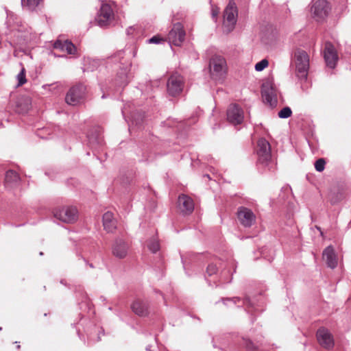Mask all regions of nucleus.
I'll return each mask as SVG.
<instances>
[{
    "mask_svg": "<svg viewBox=\"0 0 351 351\" xmlns=\"http://www.w3.org/2000/svg\"><path fill=\"white\" fill-rule=\"evenodd\" d=\"M235 267L236 265L234 263L231 261L227 264L226 268H223L220 272H219L217 263H210L206 268V274L212 279L209 280L207 278L206 279L209 284L212 282L215 285H217V282H220L221 283L230 282L232 280L231 276L233 273L231 271V268H233L234 271Z\"/></svg>",
    "mask_w": 351,
    "mask_h": 351,
    "instance_id": "obj_1",
    "label": "nucleus"
},
{
    "mask_svg": "<svg viewBox=\"0 0 351 351\" xmlns=\"http://www.w3.org/2000/svg\"><path fill=\"white\" fill-rule=\"evenodd\" d=\"M293 61L295 65L296 75L301 80H306L309 69V56L301 49H296L293 53Z\"/></svg>",
    "mask_w": 351,
    "mask_h": 351,
    "instance_id": "obj_2",
    "label": "nucleus"
},
{
    "mask_svg": "<svg viewBox=\"0 0 351 351\" xmlns=\"http://www.w3.org/2000/svg\"><path fill=\"white\" fill-rule=\"evenodd\" d=\"M211 77L216 82H223L227 73V64L225 58L221 56H214L210 60Z\"/></svg>",
    "mask_w": 351,
    "mask_h": 351,
    "instance_id": "obj_3",
    "label": "nucleus"
},
{
    "mask_svg": "<svg viewBox=\"0 0 351 351\" xmlns=\"http://www.w3.org/2000/svg\"><path fill=\"white\" fill-rule=\"evenodd\" d=\"M256 154L258 162L271 170L274 164L271 160V146L265 138H261L257 143Z\"/></svg>",
    "mask_w": 351,
    "mask_h": 351,
    "instance_id": "obj_4",
    "label": "nucleus"
},
{
    "mask_svg": "<svg viewBox=\"0 0 351 351\" xmlns=\"http://www.w3.org/2000/svg\"><path fill=\"white\" fill-rule=\"evenodd\" d=\"M237 8L235 3L230 1L223 12V31L226 33L232 32L236 25Z\"/></svg>",
    "mask_w": 351,
    "mask_h": 351,
    "instance_id": "obj_5",
    "label": "nucleus"
},
{
    "mask_svg": "<svg viewBox=\"0 0 351 351\" xmlns=\"http://www.w3.org/2000/svg\"><path fill=\"white\" fill-rule=\"evenodd\" d=\"M53 216L61 221L71 223L77 220L78 212L75 206H65L56 208Z\"/></svg>",
    "mask_w": 351,
    "mask_h": 351,
    "instance_id": "obj_6",
    "label": "nucleus"
},
{
    "mask_svg": "<svg viewBox=\"0 0 351 351\" xmlns=\"http://www.w3.org/2000/svg\"><path fill=\"white\" fill-rule=\"evenodd\" d=\"M86 93V86L82 84L71 87L65 97L66 102L71 106H76L82 103Z\"/></svg>",
    "mask_w": 351,
    "mask_h": 351,
    "instance_id": "obj_7",
    "label": "nucleus"
},
{
    "mask_svg": "<svg viewBox=\"0 0 351 351\" xmlns=\"http://www.w3.org/2000/svg\"><path fill=\"white\" fill-rule=\"evenodd\" d=\"M330 8L326 0L315 1L311 8L312 17L317 21H324L328 15Z\"/></svg>",
    "mask_w": 351,
    "mask_h": 351,
    "instance_id": "obj_8",
    "label": "nucleus"
},
{
    "mask_svg": "<svg viewBox=\"0 0 351 351\" xmlns=\"http://www.w3.org/2000/svg\"><path fill=\"white\" fill-rule=\"evenodd\" d=\"M184 82L183 77L178 73L170 75L167 84V93L172 97L179 95L183 90Z\"/></svg>",
    "mask_w": 351,
    "mask_h": 351,
    "instance_id": "obj_9",
    "label": "nucleus"
},
{
    "mask_svg": "<svg viewBox=\"0 0 351 351\" xmlns=\"http://www.w3.org/2000/svg\"><path fill=\"white\" fill-rule=\"evenodd\" d=\"M226 115L228 121L233 125H241L243 122V110L237 104H230L227 109Z\"/></svg>",
    "mask_w": 351,
    "mask_h": 351,
    "instance_id": "obj_10",
    "label": "nucleus"
},
{
    "mask_svg": "<svg viewBox=\"0 0 351 351\" xmlns=\"http://www.w3.org/2000/svg\"><path fill=\"white\" fill-rule=\"evenodd\" d=\"M185 31L181 23H177L173 25L172 29L169 32L167 39L170 45L180 46L185 38Z\"/></svg>",
    "mask_w": 351,
    "mask_h": 351,
    "instance_id": "obj_11",
    "label": "nucleus"
},
{
    "mask_svg": "<svg viewBox=\"0 0 351 351\" xmlns=\"http://www.w3.org/2000/svg\"><path fill=\"white\" fill-rule=\"evenodd\" d=\"M239 223L245 228L251 227L256 221V216L252 210L244 206H240L237 210Z\"/></svg>",
    "mask_w": 351,
    "mask_h": 351,
    "instance_id": "obj_12",
    "label": "nucleus"
},
{
    "mask_svg": "<svg viewBox=\"0 0 351 351\" xmlns=\"http://www.w3.org/2000/svg\"><path fill=\"white\" fill-rule=\"evenodd\" d=\"M317 339L320 346L326 349H330L334 346V339L328 330L325 328H320L317 331Z\"/></svg>",
    "mask_w": 351,
    "mask_h": 351,
    "instance_id": "obj_13",
    "label": "nucleus"
},
{
    "mask_svg": "<svg viewBox=\"0 0 351 351\" xmlns=\"http://www.w3.org/2000/svg\"><path fill=\"white\" fill-rule=\"evenodd\" d=\"M324 57L326 63V65L333 69L335 67L338 56L335 49V47L330 42L325 43Z\"/></svg>",
    "mask_w": 351,
    "mask_h": 351,
    "instance_id": "obj_14",
    "label": "nucleus"
},
{
    "mask_svg": "<svg viewBox=\"0 0 351 351\" xmlns=\"http://www.w3.org/2000/svg\"><path fill=\"white\" fill-rule=\"evenodd\" d=\"M261 93L263 98L266 103L270 106L276 105L277 103V93L273 85L269 83L263 84Z\"/></svg>",
    "mask_w": 351,
    "mask_h": 351,
    "instance_id": "obj_15",
    "label": "nucleus"
},
{
    "mask_svg": "<svg viewBox=\"0 0 351 351\" xmlns=\"http://www.w3.org/2000/svg\"><path fill=\"white\" fill-rule=\"evenodd\" d=\"M129 247V244L126 241L118 239L114 241L112 254L119 258H123L127 256Z\"/></svg>",
    "mask_w": 351,
    "mask_h": 351,
    "instance_id": "obj_16",
    "label": "nucleus"
},
{
    "mask_svg": "<svg viewBox=\"0 0 351 351\" xmlns=\"http://www.w3.org/2000/svg\"><path fill=\"white\" fill-rule=\"evenodd\" d=\"M132 311L141 317L147 316L149 313L148 303L147 300L136 298L131 304Z\"/></svg>",
    "mask_w": 351,
    "mask_h": 351,
    "instance_id": "obj_17",
    "label": "nucleus"
},
{
    "mask_svg": "<svg viewBox=\"0 0 351 351\" xmlns=\"http://www.w3.org/2000/svg\"><path fill=\"white\" fill-rule=\"evenodd\" d=\"M178 207L180 211L184 215L191 214L194 209L193 199L186 195H181L178 197Z\"/></svg>",
    "mask_w": 351,
    "mask_h": 351,
    "instance_id": "obj_18",
    "label": "nucleus"
},
{
    "mask_svg": "<svg viewBox=\"0 0 351 351\" xmlns=\"http://www.w3.org/2000/svg\"><path fill=\"white\" fill-rule=\"evenodd\" d=\"M323 259L326 262L327 266L331 269H334L337 265V258L335 250L332 246H328L323 252Z\"/></svg>",
    "mask_w": 351,
    "mask_h": 351,
    "instance_id": "obj_19",
    "label": "nucleus"
},
{
    "mask_svg": "<svg viewBox=\"0 0 351 351\" xmlns=\"http://www.w3.org/2000/svg\"><path fill=\"white\" fill-rule=\"evenodd\" d=\"M15 111L18 113H26L31 108L32 99L28 96H20L16 101Z\"/></svg>",
    "mask_w": 351,
    "mask_h": 351,
    "instance_id": "obj_20",
    "label": "nucleus"
},
{
    "mask_svg": "<svg viewBox=\"0 0 351 351\" xmlns=\"http://www.w3.org/2000/svg\"><path fill=\"white\" fill-rule=\"evenodd\" d=\"M21 179L19 175L13 170L6 172L4 180L5 186L7 189H14L19 186Z\"/></svg>",
    "mask_w": 351,
    "mask_h": 351,
    "instance_id": "obj_21",
    "label": "nucleus"
},
{
    "mask_svg": "<svg viewBox=\"0 0 351 351\" xmlns=\"http://www.w3.org/2000/svg\"><path fill=\"white\" fill-rule=\"evenodd\" d=\"M53 47L71 55H75L77 52L76 47L68 40H57L53 44Z\"/></svg>",
    "mask_w": 351,
    "mask_h": 351,
    "instance_id": "obj_22",
    "label": "nucleus"
},
{
    "mask_svg": "<svg viewBox=\"0 0 351 351\" xmlns=\"http://www.w3.org/2000/svg\"><path fill=\"white\" fill-rule=\"evenodd\" d=\"M109 19L110 6L107 3H103L96 19L97 24L101 27H106L109 24Z\"/></svg>",
    "mask_w": 351,
    "mask_h": 351,
    "instance_id": "obj_23",
    "label": "nucleus"
},
{
    "mask_svg": "<svg viewBox=\"0 0 351 351\" xmlns=\"http://www.w3.org/2000/svg\"><path fill=\"white\" fill-rule=\"evenodd\" d=\"M111 25L119 23V22L121 21L122 17H123L122 11L119 8H118L117 5L111 1Z\"/></svg>",
    "mask_w": 351,
    "mask_h": 351,
    "instance_id": "obj_24",
    "label": "nucleus"
},
{
    "mask_svg": "<svg viewBox=\"0 0 351 351\" xmlns=\"http://www.w3.org/2000/svg\"><path fill=\"white\" fill-rule=\"evenodd\" d=\"M223 301L225 304H226V302L228 301V302H232L234 304H237L238 306H239L241 304H242V305H244L247 307L252 306V303L248 297H245L243 299H241V298H237V297L232 298H226V299H223Z\"/></svg>",
    "mask_w": 351,
    "mask_h": 351,
    "instance_id": "obj_25",
    "label": "nucleus"
},
{
    "mask_svg": "<svg viewBox=\"0 0 351 351\" xmlns=\"http://www.w3.org/2000/svg\"><path fill=\"white\" fill-rule=\"evenodd\" d=\"M343 198V194L339 191H331L328 195V199L332 204H336Z\"/></svg>",
    "mask_w": 351,
    "mask_h": 351,
    "instance_id": "obj_26",
    "label": "nucleus"
},
{
    "mask_svg": "<svg viewBox=\"0 0 351 351\" xmlns=\"http://www.w3.org/2000/svg\"><path fill=\"white\" fill-rule=\"evenodd\" d=\"M147 247L152 253H156L160 249L159 241L156 238H152L147 242Z\"/></svg>",
    "mask_w": 351,
    "mask_h": 351,
    "instance_id": "obj_27",
    "label": "nucleus"
},
{
    "mask_svg": "<svg viewBox=\"0 0 351 351\" xmlns=\"http://www.w3.org/2000/svg\"><path fill=\"white\" fill-rule=\"evenodd\" d=\"M42 0H21L23 7H27L29 10H34Z\"/></svg>",
    "mask_w": 351,
    "mask_h": 351,
    "instance_id": "obj_28",
    "label": "nucleus"
},
{
    "mask_svg": "<svg viewBox=\"0 0 351 351\" xmlns=\"http://www.w3.org/2000/svg\"><path fill=\"white\" fill-rule=\"evenodd\" d=\"M240 343L242 346L245 347L249 351H256V346L248 339L242 337L241 341Z\"/></svg>",
    "mask_w": 351,
    "mask_h": 351,
    "instance_id": "obj_29",
    "label": "nucleus"
},
{
    "mask_svg": "<svg viewBox=\"0 0 351 351\" xmlns=\"http://www.w3.org/2000/svg\"><path fill=\"white\" fill-rule=\"evenodd\" d=\"M291 109L289 107L286 106L278 112V117L281 119H287L291 117Z\"/></svg>",
    "mask_w": 351,
    "mask_h": 351,
    "instance_id": "obj_30",
    "label": "nucleus"
},
{
    "mask_svg": "<svg viewBox=\"0 0 351 351\" xmlns=\"http://www.w3.org/2000/svg\"><path fill=\"white\" fill-rule=\"evenodd\" d=\"M17 80L19 86L23 85L27 82L25 77V69L24 68H23L21 72L17 75Z\"/></svg>",
    "mask_w": 351,
    "mask_h": 351,
    "instance_id": "obj_31",
    "label": "nucleus"
},
{
    "mask_svg": "<svg viewBox=\"0 0 351 351\" xmlns=\"http://www.w3.org/2000/svg\"><path fill=\"white\" fill-rule=\"evenodd\" d=\"M268 61L266 59H263L255 64V70L257 71H262L268 66Z\"/></svg>",
    "mask_w": 351,
    "mask_h": 351,
    "instance_id": "obj_32",
    "label": "nucleus"
},
{
    "mask_svg": "<svg viewBox=\"0 0 351 351\" xmlns=\"http://www.w3.org/2000/svg\"><path fill=\"white\" fill-rule=\"evenodd\" d=\"M325 164H326V162H325L324 159L319 158L315 161V168L317 171L322 172L324 169Z\"/></svg>",
    "mask_w": 351,
    "mask_h": 351,
    "instance_id": "obj_33",
    "label": "nucleus"
},
{
    "mask_svg": "<svg viewBox=\"0 0 351 351\" xmlns=\"http://www.w3.org/2000/svg\"><path fill=\"white\" fill-rule=\"evenodd\" d=\"M103 225L105 230L108 232L110 228V215L108 212L104 213L103 216Z\"/></svg>",
    "mask_w": 351,
    "mask_h": 351,
    "instance_id": "obj_34",
    "label": "nucleus"
},
{
    "mask_svg": "<svg viewBox=\"0 0 351 351\" xmlns=\"http://www.w3.org/2000/svg\"><path fill=\"white\" fill-rule=\"evenodd\" d=\"M162 40V39L161 38H160L159 36H153L152 38H149L148 40V43H153V44H158Z\"/></svg>",
    "mask_w": 351,
    "mask_h": 351,
    "instance_id": "obj_35",
    "label": "nucleus"
},
{
    "mask_svg": "<svg viewBox=\"0 0 351 351\" xmlns=\"http://www.w3.org/2000/svg\"><path fill=\"white\" fill-rule=\"evenodd\" d=\"M219 10L217 8H213L212 9V16L213 19H215L219 14Z\"/></svg>",
    "mask_w": 351,
    "mask_h": 351,
    "instance_id": "obj_36",
    "label": "nucleus"
},
{
    "mask_svg": "<svg viewBox=\"0 0 351 351\" xmlns=\"http://www.w3.org/2000/svg\"><path fill=\"white\" fill-rule=\"evenodd\" d=\"M110 223H111V227H112L114 225V221H113V219L112 218H111Z\"/></svg>",
    "mask_w": 351,
    "mask_h": 351,
    "instance_id": "obj_37",
    "label": "nucleus"
},
{
    "mask_svg": "<svg viewBox=\"0 0 351 351\" xmlns=\"http://www.w3.org/2000/svg\"><path fill=\"white\" fill-rule=\"evenodd\" d=\"M182 261L184 267H185V261H184L183 258H182Z\"/></svg>",
    "mask_w": 351,
    "mask_h": 351,
    "instance_id": "obj_38",
    "label": "nucleus"
},
{
    "mask_svg": "<svg viewBox=\"0 0 351 351\" xmlns=\"http://www.w3.org/2000/svg\"><path fill=\"white\" fill-rule=\"evenodd\" d=\"M146 350H147V351H152V350H150V346H147V347L146 348Z\"/></svg>",
    "mask_w": 351,
    "mask_h": 351,
    "instance_id": "obj_39",
    "label": "nucleus"
},
{
    "mask_svg": "<svg viewBox=\"0 0 351 351\" xmlns=\"http://www.w3.org/2000/svg\"><path fill=\"white\" fill-rule=\"evenodd\" d=\"M219 264L220 265V267H222V263L219 261Z\"/></svg>",
    "mask_w": 351,
    "mask_h": 351,
    "instance_id": "obj_40",
    "label": "nucleus"
},
{
    "mask_svg": "<svg viewBox=\"0 0 351 351\" xmlns=\"http://www.w3.org/2000/svg\"><path fill=\"white\" fill-rule=\"evenodd\" d=\"M221 350H223V351H226V350H225V348H221Z\"/></svg>",
    "mask_w": 351,
    "mask_h": 351,
    "instance_id": "obj_41",
    "label": "nucleus"
},
{
    "mask_svg": "<svg viewBox=\"0 0 351 351\" xmlns=\"http://www.w3.org/2000/svg\"><path fill=\"white\" fill-rule=\"evenodd\" d=\"M1 329H2L1 327H0V330H1Z\"/></svg>",
    "mask_w": 351,
    "mask_h": 351,
    "instance_id": "obj_42",
    "label": "nucleus"
}]
</instances>
